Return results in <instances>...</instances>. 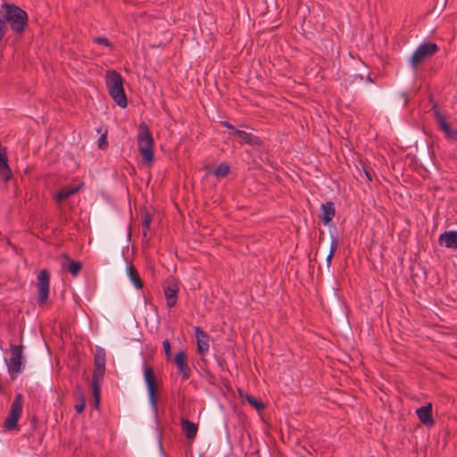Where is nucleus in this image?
<instances>
[{"label": "nucleus", "instance_id": "a211bd4d", "mask_svg": "<svg viewBox=\"0 0 457 457\" xmlns=\"http://www.w3.org/2000/svg\"><path fill=\"white\" fill-rule=\"evenodd\" d=\"M321 220L324 225H328L335 216V205L332 202H327L321 204Z\"/></svg>", "mask_w": 457, "mask_h": 457}, {"label": "nucleus", "instance_id": "423d86ee", "mask_svg": "<svg viewBox=\"0 0 457 457\" xmlns=\"http://www.w3.org/2000/svg\"><path fill=\"white\" fill-rule=\"evenodd\" d=\"M144 378L147 387L149 403L152 408L156 410L158 403V386L156 383L154 370L146 365H145L144 367Z\"/></svg>", "mask_w": 457, "mask_h": 457}, {"label": "nucleus", "instance_id": "ddd939ff", "mask_svg": "<svg viewBox=\"0 0 457 457\" xmlns=\"http://www.w3.org/2000/svg\"><path fill=\"white\" fill-rule=\"evenodd\" d=\"M0 177L4 183L12 178V170L8 164L7 149L0 143Z\"/></svg>", "mask_w": 457, "mask_h": 457}, {"label": "nucleus", "instance_id": "c756f323", "mask_svg": "<svg viewBox=\"0 0 457 457\" xmlns=\"http://www.w3.org/2000/svg\"><path fill=\"white\" fill-rule=\"evenodd\" d=\"M7 31H8V24L0 16V43L2 42V40L4 37Z\"/></svg>", "mask_w": 457, "mask_h": 457}, {"label": "nucleus", "instance_id": "7ed1b4c3", "mask_svg": "<svg viewBox=\"0 0 457 457\" xmlns=\"http://www.w3.org/2000/svg\"><path fill=\"white\" fill-rule=\"evenodd\" d=\"M137 145L144 162L151 164L154 158V139L148 126L144 121L138 126Z\"/></svg>", "mask_w": 457, "mask_h": 457}, {"label": "nucleus", "instance_id": "cd10ccee", "mask_svg": "<svg viewBox=\"0 0 457 457\" xmlns=\"http://www.w3.org/2000/svg\"><path fill=\"white\" fill-rule=\"evenodd\" d=\"M85 397L82 393L79 395V403L75 404V410L78 413H81L85 409Z\"/></svg>", "mask_w": 457, "mask_h": 457}, {"label": "nucleus", "instance_id": "2f4dec72", "mask_svg": "<svg viewBox=\"0 0 457 457\" xmlns=\"http://www.w3.org/2000/svg\"><path fill=\"white\" fill-rule=\"evenodd\" d=\"M107 146V138L106 135L103 134L98 139V147L100 149H104Z\"/></svg>", "mask_w": 457, "mask_h": 457}, {"label": "nucleus", "instance_id": "9d476101", "mask_svg": "<svg viewBox=\"0 0 457 457\" xmlns=\"http://www.w3.org/2000/svg\"><path fill=\"white\" fill-rule=\"evenodd\" d=\"M432 110L434 112V116L445 137L457 142V129L451 128L447 123L444 115L440 112L436 103L433 104Z\"/></svg>", "mask_w": 457, "mask_h": 457}, {"label": "nucleus", "instance_id": "4468645a", "mask_svg": "<svg viewBox=\"0 0 457 457\" xmlns=\"http://www.w3.org/2000/svg\"><path fill=\"white\" fill-rule=\"evenodd\" d=\"M416 415L420 421L430 428L434 425L435 421L433 419V406L432 403H428L426 405L420 407L416 410Z\"/></svg>", "mask_w": 457, "mask_h": 457}, {"label": "nucleus", "instance_id": "f8f14e48", "mask_svg": "<svg viewBox=\"0 0 457 457\" xmlns=\"http://www.w3.org/2000/svg\"><path fill=\"white\" fill-rule=\"evenodd\" d=\"M195 336L197 344V353L204 356L209 352L210 336L200 327L195 328Z\"/></svg>", "mask_w": 457, "mask_h": 457}, {"label": "nucleus", "instance_id": "412c9836", "mask_svg": "<svg viewBox=\"0 0 457 457\" xmlns=\"http://www.w3.org/2000/svg\"><path fill=\"white\" fill-rule=\"evenodd\" d=\"M181 426L183 432L188 439H194L195 437L198 429L196 424L187 419H181Z\"/></svg>", "mask_w": 457, "mask_h": 457}, {"label": "nucleus", "instance_id": "f257e3e1", "mask_svg": "<svg viewBox=\"0 0 457 457\" xmlns=\"http://www.w3.org/2000/svg\"><path fill=\"white\" fill-rule=\"evenodd\" d=\"M1 17L10 25V29L16 34H21L28 25V14L21 7L4 3L1 5Z\"/></svg>", "mask_w": 457, "mask_h": 457}, {"label": "nucleus", "instance_id": "f03ea898", "mask_svg": "<svg viewBox=\"0 0 457 457\" xmlns=\"http://www.w3.org/2000/svg\"><path fill=\"white\" fill-rule=\"evenodd\" d=\"M105 83L109 95L120 107L128 105L127 96L123 87V79L116 71H108L105 75Z\"/></svg>", "mask_w": 457, "mask_h": 457}, {"label": "nucleus", "instance_id": "bb28decb", "mask_svg": "<svg viewBox=\"0 0 457 457\" xmlns=\"http://www.w3.org/2000/svg\"><path fill=\"white\" fill-rule=\"evenodd\" d=\"M151 222H152V215L148 212H145L143 215V220H142V231H143V235L145 237L147 235V231L149 230Z\"/></svg>", "mask_w": 457, "mask_h": 457}, {"label": "nucleus", "instance_id": "aec40b11", "mask_svg": "<svg viewBox=\"0 0 457 457\" xmlns=\"http://www.w3.org/2000/svg\"><path fill=\"white\" fill-rule=\"evenodd\" d=\"M127 273L130 281L137 289H142L144 287V282L134 265L130 264L127 266Z\"/></svg>", "mask_w": 457, "mask_h": 457}, {"label": "nucleus", "instance_id": "f3484780", "mask_svg": "<svg viewBox=\"0 0 457 457\" xmlns=\"http://www.w3.org/2000/svg\"><path fill=\"white\" fill-rule=\"evenodd\" d=\"M84 186V183H80L77 187H64L62 188L55 195L54 200L57 203H62L63 200L71 197V195L78 193Z\"/></svg>", "mask_w": 457, "mask_h": 457}, {"label": "nucleus", "instance_id": "b1692460", "mask_svg": "<svg viewBox=\"0 0 457 457\" xmlns=\"http://www.w3.org/2000/svg\"><path fill=\"white\" fill-rule=\"evenodd\" d=\"M230 168L228 164L222 162L213 171V175L217 178H224L229 173Z\"/></svg>", "mask_w": 457, "mask_h": 457}, {"label": "nucleus", "instance_id": "473e14b6", "mask_svg": "<svg viewBox=\"0 0 457 457\" xmlns=\"http://www.w3.org/2000/svg\"><path fill=\"white\" fill-rule=\"evenodd\" d=\"M220 123L223 127L227 128L228 129H231L235 134V130L237 129L228 121H221Z\"/></svg>", "mask_w": 457, "mask_h": 457}, {"label": "nucleus", "instance_id": "7c9ffc66", "mask_svg": "<svg viewBox=\"0 0 457 457\" xmlns=\"http://www.w3.org/2000/svg\"><path fill=\"white\" fill-rule=\"evenodd\" d=\"M163 349L166 354L167 359L169 360L171 356V346L170 343L168 339L164 340L162 342Z\"/></svg>", "mask_w": 457, "mask_h": 457}, {"label": "nucleus", "instance_id": "20e7f679", "mask_svg": "<svg viewBox=\"0 0 457 457\" xmlns=\"http://www.w3.org/2000/svg\"><path fill=\"white\" fill-rule=\"evenodd\" d=\"M439 50L436 43L426 42L418 46L410 58V65L413 70L434 56Z\"/></svg>", "mask_w": 457, "mask_h": 457}, {"label": "nucleus", "instance_id": "4be33fe9", "mask_svg": "<svg viewBox=\"0 0 457 457\" xmlns=\"http://www.w3.org/2000/svg\"><path fill=\"white\" fill-rule=\"evenodd\" d=\"M102 380L103 379H96V378H92L91 387H92V393H93L96 407H98V405H99L100 393H101L100 384H101Z\"/></svg>", "mask_w": 457, "mask_h": 457}, {"label": "nucleus", "instance_id": "9b49d317", "mask_svg": "<svg viewBox=\"0 0 457 457\" xmlns=\"http://www.w3.org/2000/svg\"><path fill=\"white\" fill-rule=\"evenodd\" d=\"M105 373V351L104 348L97 347L94 356V372L93 377L96 379H103Z\"/></svg>", "mask_w": 457, "mask_h": 457}, {"label": "nucleus", "instance_id": "1a4fd4ad", "mask_svg": "<svg viewBox=\"0 0 457 457\" xmlns=\"http://www.w3.org/2000/svg\"><path fill=\"white\" fill-rule=\"evenodd\" d=\"M50 274L46 269L42 270L37 275V287L38 290V301L43 304L48 299L49 295Z\"/></svg>", "mask_w": 457, "mask_h": 457}, {"label": "nucleus", "instance_id": "5701e85b", "mask_svg": "<svg viewBox=\"0 0 457 457\" xmlns=\"http://www.w3.org/2000/svg\"><path fill=\"white\" fill-rule=\"evenodd\" d=\"M337 248H338L337 236L336 234L335 235L331 234L330 250H329V253H328V255L327 256V259H326V262H327L328 267L330 266L332 258H333L336 251L337 250Z\"/></svg>", "mask_w": 457, "mask_h": 457}, {"label": "nucleus", "instance_id": "0eeeda50", "mask_svg": "<svg viewBox=\"0 0 457 457\" xmlns=\"http://www.w3.org/2000/svg\"><path fill=\"white\" fill-rule=\"evenodd\" d=\"M22 351L23 346L21 345H11L10 346L11 357L6 361V364L12 378H15L16 375L22 370Z\"/></svg>", "mask_w": 457, "mask_h": 457}, {"label": "nucleus", "instance_id": "6ab92c4d", "mask_svg": "<svg viewBox=\"0 0 457 457\" xmlns=\"http://www.w3.org/2000/svg\"><path fill=\"white\" fill-rule=\"evenodd\" d=\"M235 135L241 138V144L245 143L250 145H260L262 144V141L258 137L246 131L237 129L235 130Z\"/></svg>", "mask_w": 457, "mask_h": 457}, {"label": "nucleus", "instance_id": "39448f33", "mask_svg": "<svg viewBox=\"0 0 457 457\" xmlns=\"http://www.w3.org/2000/svg\"><path fill=\"white\" fill-rule=\"evenodd\" d=\"M22 412V395L17 394L11 405V409L7 418L4 422L6 430L11 431L17 428V423Z\"/></svg>", "mask_w": 457, "mask_h": 457}, {"label": "nucleus", "instance_id": "393cba45", "mask_svg": "<svg viewBox=\"0 0 457 457\" xmlns=\"http://www.w3.org/2000/svg\"><path fill=\"white\" fill-rule=\"evenodd\" d=\"M245 400L247 401V403L253 408H255L257 411H262L264 410L265 408V405L260 402V401H257L255 399L254 396L251 395H245Z\"/></svg>", "mask_w": 457, "mask_h": 457}, {"label": "nucleus", "instance_id": "a878e982", "mask_svg": "<svg viewBox=\"0 0 457 457\" xmlns=\"http://www.w3.org/2000/svg\"><path fill=\"white\" fill-rule=\"evenodd\" d=\"M82 268V264L81 262H74V261H71L69 263H68V266H67V269L69 270V272L73 276V277H76L80 270Z\"/></svg>", "mask_w": 457, "mask_h": 457}, {"label": "nucleus", "instance_id": "dca6fc26", "mask_svg": "<svg viewBox=\"0 0 457 457\" xmlns=\"http://www.w3.org/2000/svg\"><path fill=\"white\" fill-rule=\"evenodd\" d=\"M438 244L446 248L457 249V231H445L439 236Z\"/></svg>", "mask_w": 457, "mask_h": 457}, {"label": "nucleus", "instance_id": "6e6552de", "mask_svg": "<svg viewBox=\"0 0 457 457\" xmlns=\"http://www.w3.org/2000/svg\"><path fill=\"white\" fill-rule=\"evenodd\" d=\"M162 287L168 307H174L178 301L179 281L173 277H169L164 281Z\"/></svg>", "mask_w": 457, "mask_h": 457}, {"label": "nucleus", "instance_id": "2eb2a0df", "mask_svg": "<svg viewBox=\"0 0 457 457\" xmlns=\"http://www.w3.org/2000/svg\"><path fill=\"white\" fill-rule=\"evenodd\" d=\"M174 361L179 373L182 375V378L184 379L189 378L191 375V369L187 365L186 353L183 351L179 352L175 355Z\"/></svg>", "mask_w": 457, "mask_h": 457}, {"label": "nucleus", "instance_id": "72a5a7b5", "mask_svg": "<svg viewBox=\"0 0 457 457\" xmlns=\"http://www.w3.org/2000/svg\"><path fill=\"white\" fill-rule=\"evenodd\" d=\"M364 172H365V176H366L367 179H368L369 181H371V180H372V178H371V173H370V171H369V170H364Z\"/></svg>", "mask_w": 457, "mask_h": 457}, {"label": "nucleus", "instance_id": "c85d7f7f", "mask_svg": "<svg viewBox=\"0 0 457 457\" xmlns=\"http://www.w3.org/2000/svg\"><path fill=\"white\" fill-rule=\"evenodd\" d=\"M93 42L96 43V44H98V45H104V46L109 47L110 49H113L112 44H111L109 42V40L106 37H95L93 39Z\"/></svg>", "mask_w": 457, "mask_h": 457}]
</instances>
